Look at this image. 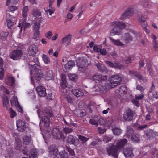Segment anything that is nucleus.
<instances>
[{"label":"nucleus","instance_id":"1","mask_svg":"<svg viewBox=\"0 0 158 158\" xmlns=\"http://www.w3.org/2000/svg\"><path fill=\"white\" fill-rule=\"evenodd\" d=\"M28 64L30 66V74L33 75L37 81H40L43 76L40 64H38L31 61L28 62Z\"/></svg>","mask_w":158,"mask_h":158},{"label":"nucleus","instance_id":"2","mask_svg":"<svg viewBox=\"0 0 158 158\" xmlns=\"http://www.w3.org/2000/svg\"><path fill=\"white\" fill-rule=\"evenodd\" d=\"M37 112L39 118L41 117L42 115H43L42 118V121L44 123V126H49L50 122V118L53 116L51 110L46 108L43 112L41 111L40 109H38Z\"/></svg>","mask_w":158,"mask_h":158},{"label":"nucleus","instance_id":"3","mask_svg":"<svg viewBox=\"0 0 158 158\" xmlns=\"http://www.w3.org/2000/svg\"><path fill=\"white\" fill-rule=\"evenodd\" d=\"M110 86L111 88H114L119 85L121 83L122 79L118 75H115L112 76L109 79Z\"/></svg>","mask_w":158,"mask_h":158},{"label":"nucleus","instance_id":"4","mask_svg":"<svg viewBox=\"0 0 158 158\" xmlns=\"http://www.w3.org/2000/svg\"><path fill=\"white\" fill-rule=\"evenodd\" d=\"M52 135L54 139L57 140H60L65 138L63 132L57 128H53L52 131Z\"/></svg>","mask_w":158,"mask_h":158},{"label":"nucleus","instance_id":"5","mask_svg":"<svg viewBox=\"0 0 158 158\" xmlns=\"http://www.w3.org/2000/svg\"><path fill=\"white\" fill-rule=\"evenodd\" d=\"M148 13V11H146L144 15H142L141 17L139 19V21L141 23V24L142 27L147 33H149V30L147 29V27L148 26V24L146 19L148 18V17L146 14Z\"/></svg>","mask_w":158,"mask_h":158},{"label":"nucleus","instance_id":"6","mask_svg":"<svg viewBox=\"0 0 158 158\" xmlns=\"http://www.w3.org/2000/svg\"><path fill=\"white\" fill-rule=\"evenodd\" d=\"M23 54L21 50L16 49L12 51L10 55V58L14 60H19Z\"/></svg>","mask_w":158,"mask_h":158},{"label":"nucleus","instance_id":"7","mask_svg":"<svg viewBox=\"0 0 158 158\" xmlns=\"http://www.w3.org/2000/svg\"><path fill=\"white\" fill-rule=\"evenodd\" d=\"M135 35V32L133 31L125 33L122 37L121 39L124 40L126 44H128L132 41L133 37Z\"/></svg>","mask_w":158,"mask_h":158},{"label":"nucleus","instance_id":"8","mask_svg":"<svg viewBox=\"0 0 158 158\" xmlns=\"http://www.w3.org/2000/svg\"><path fill=\"white\" fill-rule=\"evenodd\" d=\"M118 148L116 146L113 145L107 148V152L109 155H111L114 158L118 157Z\"/></svg>","mask_w":158,"mask_h":158},{"label":"nucleus","instance_id":"9","mask_svg":"<svg viewBox=\"0 0 158 158\" xmlns=\"http://www.w3.org/2000/svg\"><path fill=\"white\" fill-rule=\"evenodd\" d=\"M135 114L134 112L131 109H128L123 114V118L126 121H131L133 119Z\"/></svg>","mask_w":158,"mask_h":158},{"label":"nucleus","instance_id":"10","mask_svg":"<svg viewBox=\"0 0 158 158\" xmlns=\"http://www.w3.org/2000/svg\"><path fill=\"white\" fill-rule=\"evenodd\" d=\"M139 4L145 9L152 8L154 6V4L148 0H142Z\"/></svg>","mask_w":158,"mask_h":158},{"label":"nucleus","instance_id":"11","mask_svg":"<svg viewBox=\"0 0 158 158\" xmlns=\"http://www.w3.org/2000/svg\"><path fill=\"white\" fill-rule=\"evenodd\" d=\"M134 13L133 9L131 7H129L123 13L120 17L121 20H123L128 18V16H131Z\"/></svg>","mask_w":158,"mask_h":158},{"label":"nucleus","instance_id":"12","mask_svg":"<svg viewBox=\"0 0 158 158\" xmlns=\"http://www.w3.org/2000/svg\"><path fill=\"white\" fill-rule=\"evenodd\" d=\"M22 142L21 141L16 142L15 144V148L16 150L20 151L25 155H27L28 149L26 147H24V148L21 149Z\"/></svg>","mask_w":158,"mask_h":158},{"label":"nucleus","instance_id":"13","mask_svg":"<svg viewBox=\"0 0 158 158\" xmlns=\"http://www.w3.org/2000/svg\"><path fill=\"white\" fill-rule=\"evenodd\" d=\"M17 129L20 132H24L26 128L25 123L21 120H18L16 122Z\"/></svg>","mask_w":158,"mask_h":158},{"label":"nucleus","instance_id":"14","mask_svg":"<svg viewBox=\"0 0 158 158\" xmlns=\"http://www.w3.org/2000/svg\"><path fill=\"white\" fill-rule=\"evenodd\" d=\"M46 71L44 73V77L47 81L52 80L53 77V71L48 68L45 69Z\"/></svg>","mask_w":158,"mask_h":158},{"label":"nucleus","instance_id":"15","mask_svg":"<svg viewBox=\"0 0 158 158\" xmlns=\"http://www.w3.org/2000/svg\"><path fill=\"white\" fill-rule=\"evenodd\" d=\"M36 90L40 97H44L47 95L46 89L42 86H38L36 88Z\"/></svg>","mask_w":158,"mask_h":158},{"label":"nucleus","instance_id":"16","mask_svg":"<svg viewBox=\"0 0 158 158\" xmlns=\"http://www.w3.org/2000/svg\"><path fill=\"white\" fill-rule=\"evenodd\" d=\"M48 152L51 155L54 156V158H58L57 156L58 154V149L54 145H51L48 147Z\"/></svg>","mask_w":158,"mask_h":158},{"label":"nucleus","instance_id":"17","mask_svg":"<svg viewBox=\"0 0 158 158\" xmlns=\"http://www.w3.org/2000/svg\"><path fill=\"white\" fill-rule=\"evenodd\" d=\"M38 47L35 45H32L29 47V54L31 56H34L38 52Z\"/></svg>","mask_w":158,"mask_h":158},{"label":"nucleus","instance_id":"18","mask_svg":"<svg viewBox=\"0 0 158 158\" xmlns=\"http://www.w3.org/2000/svg\"><path fill=\"white\" fill-rule=\"evenodd\" d=\"M125 156L126 158H132L133 154L132 150L130 148H127L124 149L123 151Z\"/></svg>","mask_w":158,"mask_h":158},{"label":"nucleus","instance_id":"19","mask_svg":"<svg viewBox=\"0 0 158 158\" xmlns=\"http://www.w3.org/2000/svg\"><path fill=\"white\" fill-rule=\"evenodd\" d=\"M71 35L70 34L66 35L64 37L62 38L61 42L62 44H64L65 46H67L70 43L71 40Z\"/></svg>","mask_w":158,"mask_h":158},{"label":"nucleus","instance_id":"20","mask_svg":"<svg viewBox=\"0 0 158 158\" xmlns=\"http://www.w3.org/2000/svg\"><path fill=\"white\" fill-rule=\"evenodd\" d=\"M115 26L113 29L110 32V35H120L122 33V30L116 26Z\"/></svg>","mask_w":158,"mask_h":158},{"label":"nucleus","instance_id":"21","mask_svg":"<svg viewBox=\"0 0 158 158\" xmlns=\"http://www.w3.org/2000/svg\"><path fill=\"white\" fill-rule=\"evenodd\" d=\"M5 81L7 84L10 86L13 85L15 81V80L14 77L9 76L6 77Z\"/></svg>","mask_w":158,"mask_h":158},{"label":"nucleus","instance_id":"22","mask_svg":"<svg viewBox=\"0 0 158 158\" xmlns=\"http://www.w3.org/2000/svg\"><path fill=\"white\" fill-rule=\"evenodd\" d=\"M94 80H98L101 82L106 80L107 79V77L106 76H103L102 75H95L92 77Z\"/></svg>","mask_w":158,"mask_h":158},{"label":"nucleus","instance_id":"23","mask_svg":"<svg viewBox=\"0 0 158 158\" xmlns=\"http://www.w3.org/2000/svg\"><path fill=\"white\" fill-rule=\"evenodd\" d=\"M105 85V83L100 82L95 86V88L97 91L104 92L106 89Z\"/></svg>","mask_w":158,"mask_h":158},{"label":"nucleus","instance_id":"24","mask_svg":"<svg viewBox=\"0 0 158 158\" xmlns=\"http://www.w3.org/2000/svg\"><path fill=\"white\" fill-rule=\"evenodd\" d=\"M109 39L113 44L114 45L120 47H123L125 45V44L120 41L119 40H114L111 37H109Z\"/></svg>","mask_w":158,"mask_h":158},{"label":"nucleus","instance_id":"25","mask_svg":"<svg viewBox=\"0 0 158 158\" xmlns=\"http://www.w3.org/2000/svg\"><path fill=\"white\" fill-rule=\"evenodd\" d=\"M38 151L36 148H32L30 150L29 152L30 158H37Z\"/></svg>","mask_w":158,"mask_h":158},{"label":"nucleus","instance_id":"26","mask_svg":"<svg viewBox=\"0 0 158 158\" xmlns=\"http://www.w3.org/2000/svg\"><path fill=\"white\" fill-rule=\"evenodd\" d=\"M129 74L137 77L139 80H143L144 77L139 72L134 71H129Z\"/></svg>","mask_w":158,"mask_h":158},{"label":"nucleus","instance_id":"27","mask_svg":"<svg viewBox=\"0 0 158 158\" xmlns=\"http://www.w3.org/2000/svg\"><path fill=\"white\" fill-rule=\"evenodd\" d=\"M66 140L69 144L75 145L76 141L78 140L73 135H70L67 137Z\"/></svg>","mask_w":158,"mask_h":158},{"label":"nucleus","instance_id":"28","mask_svg":"<svg viewBox=\"0 0 158 158\" xmlns=\"http://www.w3.org/2000/svg\"><path fill=\"white\" fill-rule=\"evenodd\" d=\"M96 66H97L98 70L101 72L102 73H107L108 72V70L107 68L105 67L104 65L98 63L96 64Z\"/></svg>","mask_w":158,"mask_h":158},{"label":"nucleus","instance_id":"29","mask_svg":"<svg viewBox=\"0 0 158 158\" xmlns=\"http://www.w3.org/2000/svg\"><path fill=\"white\" fill-rule=\"evenodd\" d=\"M18 26L21 27V30H22L23 28L24 30L25 29L28 28L29 27L30 24L27 22L26 19H24L22 22L20 21L19 22Z\"/></svg>","mask_w":158,"mask_h":158},{"label":"nucleus","instance_id":"30","mask_svg":"<svg viewBox=\"0 0 158 158\" xmlns=\"http://www.w3.org/2000/svg\"><path fill=\"white\" fill-rule=\"evenodd\" d=\"M127 142V140L126 139H121L117 143L116 146L118 149L124 147Z\"/></svg>","mask_w":158,"mask_h":158},{"label":"nucleus","instance_id":"31","mask_svg":"<svg viewBox=\"0 0 158 158\" xmlns=\"http://www.w3.org/2000/svg\"><path fill=\"white\" fill-rule=\"evenodd\" d=\"M72 94L76 97L82 96L84 95L83 92L81 90L78 89H73L72 90Z\"/></svg>","mask_w":158,"mask_h":158},{"label":"nucleus","instance_id":"32","mask_svg":"<svg viewBox=\"0 0 158 158\" xmlns=\"http://www.w3.org/2000/svg\"><path fill=\"white\" fill-rule=\"evenodd\" d=\"M112 26H116L120 28L121 30L122 29L125 28L127 25L119 21H114L111 23Z\"/></svg>","mask_w":158,"mask_h":158},{"label":"nucleus","instance_id":"33","mask_svg":"<svg viewBox=\"0 0 158 158\" xmlns=\"http://www.w3.org/2000/svg\"><path fill=\"white\" fill-rule=\"evenodd\" d=\"M112 130L114 134L116 135H119L121 133V130L119 127H116L115 125H113Z\"/></svg>","mask_w":158,"mask_h":158},{"label":"nucleus","instance_id":"34","mask_svg":"<svg viewBox=\"0 0 158 158\" xmlns=\"http://www.w3.org/2000/svg\"><path fill=\"white\" fill-rule=\"evenodd\" d=\"M76 64L77 66L80 68L83 69L85 66V62L80 58H77V60Z\"/></svg>","mask_w":158,"mask_h":158},{"label":"nucleus","instance_id":"35","mask_svg":"<svg viewBox=\"0 0 158 158\" xmlns=\"http://www.w3.org/2000/svg\"><path fill=\"white\" fill-rule=\"evenodd\" d=\"M29 10L28 7L27 6H24L22 9V16L24 19H26L27 18Z\"/></svg>","mask_w":158,"mask_h":158},{"label":"nucleus","instance_id":"36","mask_svg":"<svg viewBox=\"0 0 158 158\" xmlns=\"http://www.w3.org/2000/svg\"><path fill=\"white\" fill-rule=\"evenodd\" d=\"M8 34V32H5L3 31H1L0 33V39L3 41L6 40Z\"/></svg>","mask_w":158,"mask_h":158},{"label":"nucleus","instance_id":"37","mask_svg":"<svg viewBox=\"0 0 158 158\" xmlns=\"http://www.w3.org/2000/svg\"><path fill=\"white\" fill-rule=\"evenodd\" d=\"M31 14L34 17L40 16L41 15V12L38 8H34L31 12Z\"/></svg>","mask_w":158,"mask_h":158},{"label":"nucleus","instance_id":"38","mask_svg":"<svg viewBox=\"0 0 158 158\" xmlns=\"http://www.w3.org/2000/svg\"><path fill=\"white\" fill-rule=\"evenodd\" d=\"M75 65V62L73 61H68L65 65V67L67 70H69Z\"/></svg>","mask_w":158,"mask_h":158},{"label":"nucleus","instance_id":"39","mask_svg":"<svg viewBox=\"0 0 158 158\" xmlns=\"http://www.w3.org/2000/svg\"><path fill=\"white\" fill-rule=\"evenodd\" d=\"M131 139L133 142L135 143H139L140 141L139 135L136 134H133L131 136Z\"/></svg>","mask_w":158,"mask_h":158},{"label":"nucleus","instance_id":"40","mask_svg":"<svg viewBox=\"0 0 158 158\" xmlns=\"http://www.w3.org/2000/svg\"><path fill=\"white\" fill-rule=\"evenodd\" d=\"M42 60L45 64H49L50 63V58L48 56L45 54H43L42 55Z\"/></svg>","mask_w":158,"mask_h":158},{"label":"nucleus","instance_id":"41","mask_svg":"<svg viewBox=\"0 0 158 158\" xmlns=\"http://www.w3.org/2000/svg\"><path fill=\"white\" fill-rule=\"evenodd\" d=\"M10 103L12 106L15 107L19 103L17 97L14 96L10 100Z\"/></svg>","mask_w":158,"mask_h":158},{"label":"nucleus","instance_id":"42","mask_svg":"<svg viewBox=\"0 0 158 158\" xmlns=\"http://www.w3.org/2000/svg\"><path fill=\"white\" fill-rule=\"evenodd\" d=\"M23 143L26 145H28L31 141V138L27 136H24L23 138Z\"/></svg>","mask_w":158,"mask_h":158},{"label":"nucleus","instance_id":"43","mask_svg":"<svg viewBox=\"0 0 158 158\" xmlns=\"http://www.w3.org/2000/svg\"><path fill=\"white\" fill-rule=\"evenodd\" d=\"M59 156L60 158H68L69 157L68 153L65 151L59 152Z\"/></svg>","mask_w":158,"mask_h":158},{"label":"nucleus","instance_id":"44","mask_svg":"<svg viewBox=\"0 0 158 158\" xmlns=\"http://www.w3.org/2000/svg\"><path fill=\"white\" fill-rule=\"evenodd\" d=\"M3 106L7 108L8 107L9 104V99L7 96H6L3 98Z\"/></svg>","mask_w":158,"mask_h":158},{"label":"nucleus","instance_id":"45","mask_svg":"<svg viewBox=\"0 0 158 158\" xmlns=\"http://www.w3.org/2000/svg\"><path fill=\"white\" fill-rule=\"evenodd\" d=\"M69 77L70 80L74 81H76L78 78L77 75L75 74H69Z\"/></svg>","mask_w":158,"mask_h":158},{"label":"nucleus","instance_id":"46","mask_svg":"<svg viewBox=\"0 0 158 158\" xmlns=\"http://www.w3.org/2000/svg\"><path fill=\"white\" fill-rule=\"evenodd\" d=\"M40 32L34 31V34L33 37V39L35 41H37L39 38Z\"/></svg>","mask_w":158,"mask_h":158},{"label":"nucleus","instance_id":"47","mask_svg":"<svg viewBox=\"0 0 158 158\" xmlns=\"http://www.w3.org/2000/svg\"><path fill=\"white\" fill-rule=\"evenodd\" d=\"M40 24L39 23H36L34 24L33 26L34 28V31H39V29L40 27Z\"/></svg>","mask_w":158,"mask_h":158},{"label":"nucleus","instance_id":"48","mask_svg":"<svg viewBox=\"0 0 158 158\" xmlns=\"http://www.w3.org/2000/svg\"><path fill=\"white\" fill-rule=\"evenodd\" d=\"M78 137L79 139L84 143L86 142L89 139V138L85 137L84 136L79 135H78Z\"/></svg>","mask_w":158,"mask_h":158},{"label":"nucleus","instance_id":"49","mask_svg":"<svg viewBox=\"0 0 158 158\" xmlns=\"http://www.w3.org/2000/svg\"><path fill=\"white\" fill-rule=\"evenodd\" d=\"M66 149L69 152L70 155L73 156H75V152L73 149H71L69 147L67 146L66 147Z\"/></svg>","mask_w":158,"mask_h":158},{"label":"nucleus","instance_id":"50","mask_svg":"<svg viewBox=\"0 0 158 158\" xmlns=\"http://www.w3.org/2000/svg\"><path fill=\"white\" fill-rule=\"evenodd\" d=\"M9 111L10 114V117L11 118H13L17 115L16 112L14 111L11 108H9Z\"/></svg>","mask_w":158,"mask_h":158},{"label":"nucleus","instance_id":"51","mask_svg":"<svg viewBox=\"0 0 158 158\" xmlns=\"http://www.w3.org/2000/svg\"><path fill=\"white\" fill-rule=\"evenodd\" d=\"M63 131L65 134H67L71 133L73 130L71 128L65 127L63 128Z\"/></svg>","mask_w":158,"mask_h":158},{"label":"nucleus","instance_id":"52","mask_svg":"<svg viewBox=\"0 0 158 158\" xmlns=\"http://www.w3.org/2000/svg\"><path fill=\"white\" fill-rule=\"evenodd\" d=\"M114 68H118L120 69H123L124 67L120 63L117 62H114Z\"/></svg>","mask_w":158,"mask_h":158},{"label":"nucleus","instance_id":"53","mask_svg":"<svg viewBox=\"0 0 158 158\" xmlns=\"http://www.w3.org/2000/svg\"><path fill=\"white\" fill-rule=\"evenodd\" d=\"M6 23L8 28H10L14 24V23L10 19H7Z\"/></svg>","mask_w":158,"mask_h":158},{"label":"nucleus","instance_id":"54","mask_svg":"<svg viewBox=\"0 0 158 158\" xmlns=\"http://www.w3.org/2000/svg\"><path fill=\"white\" fill-rule=\"evenodd\" d=\"M60 86L63 89H65L67 86V83L66 81H62L60 83Z\"/></svg>","mask_w":158,"mask_h":158},{"label":"nucleus","instance_id":"55","mask_svg":"<svg viewBox=\"0 0 158 158\" xmlns=\"http://www.w3.org/2000/svg\"><path fill=\"white\" fill-rule=\"evenodd\" d=\"M18 8L17 7L15 6H10L9 7V11L13 12L17 10Z\"/></svg>","mask_w":158,"mask_h":158},{"label":"nucleus","instance_id":"56","mask_svg":"<svg viewBox=\"0 0 158 158\" xmlns=\"http://www.w3.org/2000/svg\"><path fill=\"white\" fill-rule=\"evenodd\" d=\"M52 35L53 34L52 32L51 31H49L45 34V36L47 38L50 39Z\"/></svg>","mask_w":158,"mask_h":158},{"label":"nucleus","instance_id":"57","mask_svg":"<svg viewBox=\"0 0 158 158\" xmlns=\"http://www.w3.org/2000/svg\"><path fill=\"white\" fill-rule=\"evenodd\" d=\"M136 89H137L140 91L142 93H143L144 92L145 89L143 86H141L139 85H138L137 86Z\"/></svg>","mask_w":158,"mask_h":158},{"label":"nucleus","instance_id":"58","mask_svg":"<svg viewBox=\"0 0 158 158\" xmlns=\"http://www.w3.org/2000/svg\"><path fill=\"white\" fill-rule=\"evenodd\" d=\"M112 139V138L107 136H105L103 139V141L105 143H107L110 141Z\"/></svg>","mask_w":158,"mask_h":158},{"label":"nucleus","instance_id":"59","mask_svg":"<svg viewBox=\"0 0 158 158\" xmlns=\"http://www.w3.org/2000/svg\"><path fill=\"white\" fill-rule=\"evenodd\" d=\"M89 123L92 125H94L96 126H97L98 125V122L96 120L93 119H90L89 121Z\"/></svg>","mask_w":158,"mask_h":158},{"label":"nucleus","instance_id":"60","mask_svg":"<svg viewBox=\"0 0 158 158\" xmlns=\"http://www.w3.org/2000/svg\"><path fill=\"white\" fill-rule=\"evenodd\" d=\"M105 62L110 67L112 68H114V63H113L112 62L107 60Z\"/></svg>","mask_w":158,"mask_h":158},{"label":"nucleus","instance_id":"61","mask_svg":"<svg viewBox=\"0 0 158 158\" xmlns=\"http://www.w3.org/2000/svg\"><path fill=\"white\" fill-rule=\"evenodd\" d=\"M153 48L155 50H156L158 48V43L156 41H153Z\"/></svg>","mask_w":158,"mask_h":158},{"label":"nucleus","instance_id":"62","mask_svg":"<svg viewBox=\"0 0 158 158\" xmlns=\"http://www.w3.org/2000/svg\"><path fill=\"white\" fill-rule=\"evenodd\" d=\"M144 97V95L143 94L138 96L135 95V98L136 100H141L143 99Z\"/></svg>","mask_w":158,"mask_h":158},{"label":"nucleus","instance_id":"63","mask_svg":"<svg viewBox=\"0 0 158 158\" xmlns=\"http://www.w3.org/2000/svg\"><path fill=\"white\" fill-rule=\"evenodd\" d=\"M99 53L102 55H105L106 54L107 52L105 48L100 49Z\"/></svg>","mask_w":158,"mask_h":158},{"label":"nucleus","instance_id":"64","mask_svg":"<svg viewBox=\"0 0 158 158\" xmlns=\"http://www.w3.org/2000/svg\"><path fill=\"white\" fill-rule=\"evenodd\" d=\"M147 70L149 72V73L150 75L151 76V77H153L154 76V73L153 71L152 68V67L150 68H148Z\"/></svg>","mask_w":158,"mask_h":158}]
</instances>
